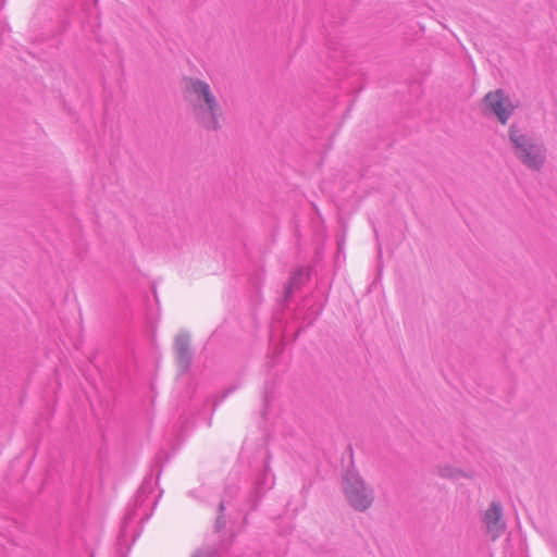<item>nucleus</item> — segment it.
I'll return each mask as SVG.
<instances>
[{"label": "nucleus", "instance_id": "0eeeda50", "mask_svg": "<svg viewBox=\"0 0 557 557\" xmlns=\"http://www.w3.org/2000/svg\"><path fill=\"white\" fill-rule=\"evenodd\" d=\"M302 277H304L302 269H299L292 274V276L288 281V284L285 287V298L286 299L290 297L294 289H297L302 284Z\"/></svg>", "mask_w": 557, "mask_h": 557}, {"label": "nucleus", "instance_id": "f03ea898", "mask_svg": "<svg viewBox=\"0 0 557 557\" xmlns=\"http://www.w3.org/2000/svg\"><path fill=\"white\" fill-rule=\"evenodd\" d=\"M508 136L517 159L528 169L541 171L546 161L545 145L532 136L522 133L515 125L510 126Z\"/></svg>", "mask_w": 557, "mask_h": 557}, {"label": "nucleus", "instance_id": "20e7f679", "mask_svg": "<svg viewBox=\"0 0 557 557\" xmlns=\"http://www.w3.org/2000/svg\"><path fill=\"white\" fill-rule=\"evenodd\" d=\"M484 103L503 124L509 120L515 110L509 96L503 89L487 92L484 97Z\"/></svg>", "mask_w": 557, "mask_h": 557}, {"label": "nucleus", "instance_id": "423d86ee", "mask_svg": "<svg viewBox=\"0 0 557 557\" xmlns=\"http://www.w3.org/2000/svg\"><path fill=\"white\" fill-rule=\"evenodd\" d=\"M189 335L180 333L175 338V350L177 356V364L183 372H186L191 363V352L189 349Z\"/></svg>", "mask_w": 557, "mask_h": 557}, {"label": "nucleus", "instance_id": "39448f33", "mask_svg": "<svg viewBox=\"0 0 557 557\" xmlns=\"http://www.w3.org/2000/svg\"><path fill=\"white\" fill-rule=\"evenodd\" d=\"M482 521L486 533L493 541L498 539L506 530L504 520L503 505L498 500H493L490 507L484 511Z\"/></svg>", "mask_w": 557, "mask_h": 557}, {"label": "nucleus", "instance_id": "f8f14e48", "mask_svg": "<svg viewBox=\"0 0 557 557\" xmlns=\"http://www.w3.org/2000/svg\"><path fill=\"white\" fill-rule=\"evenodd\" d=\"M147 480H148V478H146V480H145V483H144V484H146V483H147ZM144 488H145V485H141V490H144Z\"/></svg>", "mask_w": 557, "mask_h": 557}, {"label": "nucleus", "instance_id": "7ed1b4c3", "mask_svg": "<svg viewBox=\"0 0 557 557\" xmlns=\"http://www.w3.org/2000/svg\"><path fill=\"white\" fill-rule=\"evenodd\" d=\"M343 492L348 504L360 512L369 509L374 502V490L355 469H347L343 474Z\"/></svg>", "mask_w": 557, "mask_h": 557}, {"label": "nucleus", "instance_id": "f257e3e1", "mask_svg": "<svg viewBox=\"0 0 557 557\" xmlns=\"http://www.w3.org/2000/svg\"><path fill=\"white\" fill-rule=\"evenodd\" d=\"M184 97L198 125L209 132L222 128L225 120L223 107L206 81L185 78Z\"/></svg>", "mask_w": 557, "mask_h": 557}, {"label": "nucleus", "instance_id": "6e6552de", "mask_svg": "<svg viewBox=\"0 0 557 557\" xmlns=\"http://www.w3.org/2000/svg\"><path fill=\"white\" fill-rule=\"evenodd\" d=\"M438 474L442 478L457 480L462 476H467L460 469L454 468L453 466L445 465L438 467Z\"/></svg>", "mask_w": 557, "mask_h": 557}, {"label": "nucleus", "instance_id": "1a4fd4ad", "mask_svg": "<svg viewBox=\"0 0 557 557\" xmlns=\"http://www.w3.org/2000/svg\"><path fill=\"white\" fill-rule=\"evenodd\" d=\"M269 481H270L269 470L265 469L264 472L262 473V479H259L258 482L255 485V492L256 493H261V490L263 488V486H267L268 488H271L272 487V482H269Z\"/></svg>", "mask_w": 557, "mask_h": 557}, {"label": "nucleus", "instance_id": "9d476101", "mask_svg": "<svg viewBox=\"0 0 557 557\" xmlns=\"http://www.w3.org/2000/svg\"><path fill=\"white\" fill-rule=\"evenodd\" d=\"M224 509H225V505H224V502L222 500L219 505V516H218V518L215 520V524H214V528L218 532L221 531L225 527V520L223 517Z\"/></svg>", "mask_w": 557, "mask_h": 557}, {"label": "nucleus", "instance_id": "9b49d317", "mask_svg": "<svg viewBox=\"0 0 557 557\" xmlns=\"http://www.w3.org/2000/svg\"><path fill=\"white\" fill-rule=\"evenodd\" d=\"M191 557H219V555L215 549L207 547L197 550Z\"/></svg>", "mask_w": 557, "mask_h": 557}]
</instances>
